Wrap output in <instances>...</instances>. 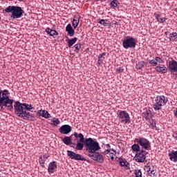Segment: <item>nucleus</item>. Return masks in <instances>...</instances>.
<instances>
[{"label": "nucleus", "instance_id": "obj_1", "mask_svg": "<svg viewBox=\"0 0 177 177\" xmlns=\"http://www.w3.org/2000/svg\"><path fill=\"white\" fill-rule=\"evenodd\" d=\"M73 136L76 139L80 138V142H84V146L86 147V150L88 151V153H95V151H98L100 150V145L99 142L93 140L92 138H84L83 133H79L77 132L73 133Z\"/></svg>", "mask_w": 177, "mask_h": 177}, {"label": "nucleus", "instance_id": "obj_2", "mask_svg": "<svg viewBox=\"0 0 177 177\" xmlns=\"http://www.w3.org/2000/svg\"><path fill=\"white\" fill-rule=\"evenodd\" d=\"M6 13H11V19H21L24 16V10L19 6H9L4 10Z\"/></svg>", "mask_w": 177, "mask_h": 177}, {"label": "nucleus", "instance_id": "obj_3", "mask_svg": "<svg viewBox=\"0 0 177 177\" xmlns=\"http://www.w3.org/2000/svg\"><path fill=\"white\" fill-rule=\"evenodd\" d=\"M168 102V97L164 95H157L153 101L152 109L155 111H158L162 109V106H165Z\"/></svg>", "mask_w": 177, "mask_h": 177}, {"label": "nucleus", "instance_id": "obj_4", "mask_svg": "<svg viewBox=\"0 0 177 177\" xmlns=\"http://www.w3.org/2000/svg\"><path fill=\"white\" fill-rule=\"evenodd\" d=\"M134 142L140 145L142 150H151V143L146 138L140 137L138 138H136Z\"/></svg>", "mask_w": 177, "mask_h": 177}, {"label": "nucleus", "instance_id": "obj_5", "mask_svg": "<svg viewBox=\"0 0 177 177\" xmlns=\"http://www.w3.org/2000/svg\"><path fill=\"white\" fill-rule=\"evenodd\" d=\"M14 109H15V113L18 115V117H20L21 118L24 115L27 113L26 111V107L24 105V103H21L19 101H15L14 104Z\"/></svg>", "mask_w": 177, "mask_h": 177}, {"label": "nucleus", "instance_id": "obj_6", "mask_svg": "<svg viewBox=\"0 0 177 177\" xmlns=\"http://www.w3.org/2000/svg\"><path fill=\"white\" fill-rule=\"evenodd\" d=\"M118 119L122 124H131V116L127 111L120 110L117 113Z\"/></svg>", "mask_w": 177, "mask_h": 177}, {"label": "nucleus", "instance_id": "obj_7", "mask_svg": "<svg viewBox=\"0 0 177 177\" xmlns=\"http://www.w3.org/2000/svg\"><path fill=\"white\" fill-rule=\"evenodd\" d=\"M122 46L124 49H131L136 47V39L132 37H128L122 41Z\"/></svg>", "mask_w": 177, "mask_h": 177}, {"label": "nucleus", "instance_id": "obj_8", "mask_svg": "<svg viewBox=\"0 0 177 177\" xmlns=\"http://www.w3.org/2000/svg\"><path fill=\"white\" fill-rule=\"evenodd\" d=\"M88 157H90L93 161H97V162H103L104 161V158H103V155L100 154L99 152H88Z\"/></svg>", "mask_w": 177, "mask_h": 177}, {"label": "nucleus", "instance_id": "obj_9", "mask_svg": "<svg viewBox=\"0 0 177 177\" xmlns=\"http://www.w3.org/2000/svg\"><path fill=\"white\" fill-rule=\"evenodd\" d=\"M66 153L71 160H76L77 161H86V159L84 158L82 155L75 153V152L73 151L68 150Z\"/></svg>", "mask_w": 177, "mask_h": 177}, {"label": "nucleus", "instance_id": "obj_10", "mask_svg": "<svg viewBox=\"0 0 177 177\" xmlns=\"http://www.w3.org/2000/svg\"><path fill=\"white\" fill-rule=\"evenodd\" d=\"M147 154V152H146V150L141 149L140 151L138 152L134 157L136 162H145V161H146Z\"/></svg>", "mask_w": 177, "mask_h": 177}, {"label": "nucleus", "instance_id": "obj_11", "mask_svg": "<svg viewBox=\"0 0 177 177\" xmlns=\"http://www.w3.org/2000/svg\"><path fill=\"white\" fill-rule=\"evenodd\" d=\"M169 71H170L171 75H177V62L175 59H172L169 62L168 66Z\"/></svg>", "mask_w": 177, "mask_h": 177}, {"label": "nucleus", "instance_id": "obj_12", "mask_svg": "<svg viewBox=\"0 0 177 177\" xmlns=\"http://www.w3.org/2000/svg\"><path fill=\"white\" fill-rule=\"evenodd\" d=\"M59 131L60 133L67 135L68 133H70V132H71L72 128L68 124H64L59 129Z\"/></svg>", "mask_w": 177, "mask_h": 177}, {"label": "nucleus", "instance_id": "obj_13", "mask_svg": "<svg viewBox=\"0 0 177 177\" xmlns=\"http://www.w3.org/2000/svg\"><path fill=\"white\" fill-rule=\"evenodd\" d=\"M9 91L8 90H3L1 93V97H0V102H1V104H3L4 102H6L8 100H10L9 98Z\"/></svg>", "mask_w": 177, "mask_h": 177}, {"label": "nucleus", "instance_id": "obj_14", "mask_svg": "<svg viewBox=\"0 0 177 177\" xmlns=\"http://www.w3.org/2000/svg\"><path fill=\"white\" fill-rule=\"evenodd\" d=\"M56 169H57V162H56V161H53L48 164V174H53Z\"/></svg>", "mask_w": 177, "mask_h": 177}, {"label": "nucleus", "instance_id": "obj_15", "mask_svg": "<svg viewBox=\"0 0 177 177\" xmlns=\"http://www.w3.org/2000/svg\"><path fill=\"white\" fill-rule=\"evenodd\" d=\"M14 100H8L7 101H5L3 102V104H0L1 106H4V107H7L8 110H10V111H12L13 110V102Z\"/></svg>", "mask_w": 177, "mask_h": 177}, {"label": "nucleus", "instance_id": "obj_16", "mask_svg": "<svg viewBox=\"0 0 177 177\" xmlns=\"http://www.w3.org/2000/svg\"><path fill=\"white\" fill-rule=\"evenodd\" d=\"M37 115L39 117H43V118H50L51 117L49 112H48L46 110H39Z\"/></svg>", "mask_w": 177, "mask_h": 177}, {"label": "nucleus", "instance_id": "obj_17", "mask_svg": "<svg viewBox=\"0 0 177 177\" xmlns=\"http://www.w3.org/2000/svg\"><path fill=\"white\" fill-rule=\"evenodd\" d=\"M45 31L50 35V37H53V38H56V37L59 35V32H57V31L53 29H50V28H46Z\"/></svg>", "mask_w": 177, "mask_h": 177}, {"label": "nucleus", "instance_id": "obj_18", "mask_svg": "<svg viewBox=\"0 0 177 177\" xmlns=\"http://www.w3.org/2000/svg\"><path fill=\"white\" fill-rule=\"evenodd\" d=\"M66 31L68 32V35L69 37H74V34L75 33V30L71 26V24H68L66 27Z\"/></svg>", "mask_w": 177, "mask_h": 177}, {"label": "nucleus", "instance_id": "obj_19", "mask_svg": "<svg viewBox=\"0 0 177 177\" xmlns=\"http://www.w3.org/2000/svg\"><path fill=\"white\" fill-rule=\"evenodd\" d=\"M72 136H74V134H72L71 136H66L64 138V139L62 140L63 143H64V145H66V146H68L70 145H75V143L73 142V141H71V138Z\"/></svg>", "mask_w": 177, "mask_h": 177}, {"label": "nucleus", "instance_id": "obj_20", "mask_svg": "<svg viewBox=\"0 0 177 177\" xmlns=\"http://www.w3.org/2000/svg\"><path fill=\"white\" fill-rule=\"evenodd\" d=\"M169 157L170 161L177 162V151H171V153H169Z\"/></svg>", "mask_w": 177, "mask_h": 177}, {"label": "nucleus", "instance_id": "obj_21", "mask_svg": "<svg viewBox=\"0 0 177 177\" xmlns=\"http://www.w3.org/2000/svg\"><path fill=\"white\" fill-rule=\"evenodd\" d=\"M119 162H120V165H121L122 167H124V168H125V169H128V168L129 167V162H128V161H127V160L122 158H119Z\"/></svg>", "mask_w": 177, "mask_h": 177}, {"label": "nucleus", "instance_id": "obj_22", "mask_svg": "<svg viewBox=\"0 0 177 177\" xmlns=\"http://www.w3.org/2000/svg\"><path fill=\"white\" fill-rule=\"evenodd\" d=\"M21 118H24V120H26L27 121H35V117L30 115V113L27 112H26V113L24 114Z\"/></svg>", "mask_w": 177, "mask_h": 177}, {"label": "nucleus", "instance_id": "obj_23", "mask_svg": "<svg viewBox=\"0 0 177 177\" xmlns=\"http://www.w3.org/2000/svg\"><path fill=\"white\" fill-rule=\"evenodd\" d=\"M154 17L158 23H165L167 21V18L161 17V14L156 12L154 13Z\"/></svg>", "mask_w": 177, "mask_h": 177}, {"label": "nucleus", "instance_id": "obj_24", "mask_svg": "<svg viewBox=\"0 0 177 177\" xmlns=\"http://www.w3.org/2000/svg\"><path fill=\"white\" fill-rule=\"evenodd\" d=\"M157 73H161L162 74H167V68L166 66H156L155 68Z\"/></svg>", "mask_w": 177, "mask_h": 177}, {"label": "nucleus", "instance_id": "obj_25", "mask_svg": "<svg viewBox=\"0 0 177 177\" xmlns=\"http://www.w3.org/2000/svg\"><path fill=\"white\" fill-rule=\"evenodd\" d=\"M78 24H80V17H78L77 16H75L73 17V23H72V26H73L74 30H75V28H77V27H78Z\"/></svg>", "mask_w": 177, "mask_h": 177}, {"label": "nucleus", "instance_id": "obj_26", "mask_svg": "<svg viewBox=\"0 0 177 177\" xmlns=\"http://www.w3.org/2000/svg\"><path fill=\"white\" fill-rule=\"evenodd\" d=\"M151 111L149 110V111H146L145 112L142 113V117H144V118H145V120H150V118H151Z\"/></svg>", "mask_w": 177, "mask_h": 177}, {"label": "nucleus", "instance_id": "obj_27", "mask_svg": "<svg viewBox=\"0 0 177 177\" xmlns=\"http://www.w3.org/2000/svg\"><path fill=\"white\" fill-rule=\"evenodd\" d=\"M97 23H99V24H100L101 26H103L104 27H107V26H109V24H110V21H109V20L107 19H98Z\"/></svg>", "mask_w": 177, "mask_h": 177}, {"label": "nucleus", "instance_id": "obj_28", "mask_svg": "<svg viewBox=\"0 0 177 177\" xmlns=\"http://www.w3.org/2000/svg\"><path fill=\"white\" fill-rule=\"evenodd\" d=\"M131 150L135 153H139L140 151V145L138 143L133 145L131 146Z\"/></svg>", "mask_w": 177, "mask_h": 177}, {"label": "nucleus", "instance_id": "obj_29", "mask_svg": "<svg viewBox=\"0 0 177 177\" xmlns=\"http://www.w3.org/2000/svg\"><path fill=\"white\" fill-rule=\"evenodd\" d=\"M77 41H78V38H77V37H74L73 39H68V48H71V46H73V45H74V44H75L77 42Z\"/></svg>", "mask_w": 177, "mask_h": 177}, {"label": "nucleus", "instance_id": "obj_30", "mask_svg": "<svg viewBox=\"0 0 177 177\" xmlns=\"http://www.w3.org/2000/svg\"><path fill=\"white\" fill-rule=\"evenodd\" d=\"M169 41L172 42H177V33L171 32L169 34Z\"/></svg>", "mask_w": 177, "mask_h": 177}, {"label": "nucleus", "instance_id": "obj_31", "mask_svg": "<svg viewBox=\"0 0 177 177\" xmlns=\"http://www.w3.org/2000/svg\"><path fill=\"white\" fill-rule=\"evenodd\" d=\"M84 145H85L84 142L77 141V143L76 144V150H82L84 149Z\"/></svg>", "mask_w": 177, "mask_h": 177}, {"label": "nucleus", "instance_id": "obj_32", "mask_svg": "<svg viewBox=\"0 0 177 177\" xmlns=\"http://www.w3.org/2000/svg\"><path fill=\"white\" fill-rule=\"evenodd\" d=\"M25 105V111H32L34 110V107L31 104H28L27 103H24Z\"/></svg>", "mask_w": 177, "mask_h": 177}, {"label": "nucleus", "instance_id": "obj_33", "mask_svg": "<svg viewBox=\"0 0 177 177\" xmlns=\"http://www.w3.org/2000/svg\"><path fill=\"white\" fill-rule=\"evenodd\" d=\"M149 176L154 177L156 176V170L151 169V167H149V169L147 171Z\"/></svg>", "mask_w": 177, "mask_h": 177}, {"label": "nucleus", "instance_id": "obj_34", "mask_svg": "<svg viewBox=\"0 0 177 177\" xmlns=\"http://www.w3.org/2000/svg\"><path fill=\"white\" fill-rule=\"evenodd\" d=\"M111 7L113 8V9H115L118 5H120V3H118V0H113L110 3Z\"/></svg>", "mask_w": 177, "mask_h": 177}, {"label": "nucleus", "instance_id": "obj_35", "mask_svg": "<svg viewBox=\"0 0 177 177\" xmlns=\"http://www.w3.org/2000/svg\"><path fill=\"white\" fill-rule=\"evenodd\" d=\"M145 66V62L143 61L138 62L136 64V68L137 70H142V68H143V67Z\"/></svg>", "mask_w": 177, "mask_h": 177}, {"label": "nucleus", "instance_id": "obj_36", "mask_svg": "<svg viewBox=\"0 0 177 177\" xmlns=\"http://www.w3.org/2000/svg\"><path fill=\"white\" fill-rule=\"evenodd\" d=\"M52 121H53L52 125H53L54 127H57V125L60 124V120H59V118H53Z\"/></svg>", "mask_w": 177, "mask_h": 177}, {"label": "nucleus", "instance_id": "obj_37", "mask_svg": "<svg viewBox=\"0 0 177 177\" xmlns=\"http://www.w3.org/2000/svg\"><path fill=\"white\" fill-rule=\"evenodd\" d=\"M104 56H106V53H102L98 55L99 62H103V60H104V59H106V57Z\"/></svg>", "mask_w": 177, "mask_h": 177}, {"label": "nucleus", "instance_id": "obj_38", "mask_svg": "<svg viewBox=\"0 0 177 177\" xmlns=\"http://www.w3.org/2000/svg\"><path fill=\"white\" fill-rule=\"evenodd\" d=\"M133 172H134V174L136 175V177H142L141 169H135Z\"/></svg>", "mask_w": 177, "mask_h": 177}, {"label": "nucleus", "instance_id": "obj_39", "mask_svg": "<svg viewBox=\"0 0 177 177\" xmlns=\"http://www.w3.org/2000/svg\"><path fill=\"white\" fill-rule=\"evenodd\" d=\"M73 48H75V52H76V53H78V52H80V50L81 49V44H75Z\"/></svg>", "mask_w": 177, "mask_h": 177}, {"label": "nucleus", "instance_id": "obj_40", "mask_svg": "<svg viewBox=\"0 0 177 177\" xmlns=\"http://www.w3.org/2000/svg\"><path fill=\"white\" fill-rule=\"evenodd\" d=\"M148 63H149V64H151V66H157V62L155 59H147Z\"/></svg>", "mask_w": 177, "mask_h": 177}, {"label": "nucleus", "instance_id": "obj_41", "mask_svg": "<svg viewBox=\"0 0 177 177\" xmlns=\"http://www.w3.org/2000/svg\"><path fill=\"white\" fill-rule=\"evenodd\" d=\"M112 151H113V153H109V157L112 160V161L114 160V156L117 154V151L114 150V149H111Z\"/></svg>", "mask_w": 177, "mask_h": 177}, {"label": "nucleus", "instance_id": "obj_42", "mask_svg": "<svg viewBox=\"0 0 177 177\" xmlns=\"http://www.w3.org/2000/svg\"><path fill=\"white\" fill-rule=\"evenodd\" d=\"M150 128H151V129H157V126H156V121H153L151 123H150Z\"/></svg>", "mask_w": 177, "mask_h": 177}, {"label": "nucleus", "instance_id": "obj_43", "mask_svg": "<svg viewBox=\"0 0 177 177\" xmlns=\"http://www.w3.org/2000/svg\"><path fill=\"white\" fill-rule=\"evenodd\" d=\"M155 60L156 61L157 64H158V63H162V59H161V57H156Z\"/></svg>", "mask_w": 177, "mask_h": 177}, {"label": "nucleus", "instance_id": "obj_44", "mask_svg": "<svg viewBox=\"0 0 177 177\" xmlns=\"http://www.w3.org/2000/svg\"><path fill=\"white\" fill-rule=\"evenodd\" d=\"M39 159H40L39 161V164H45V159L42 158V156H39Z\"/></svg>", "mask_w": 177, "mask_h": 177}, {"label": "nucleus", "instance_id": "obj_45", "mask_svg": "<svg viewBox=\"0 0 177 177\" xmlns=\"http://www.w3.org/2000/svg\"><path fill=\"white\" fill-rule=\"evenodd\" d=\"M172 136L174 139L177 140V131L174 132Z\"/></svg>", "mask_w": 177, "mask_h": 177}, {"label": "nucleus", "instance_id": "obj_46", "mask_svg": "<svg viewBox=\"0 0 177 177\" xmlns=\"http://www.w3.org/2000/svg\"><path fill=\"white\" fill-rule=\"evenodd\" d=\"M117 73H123L124 72V69L119 68L116 70Z\"/></svg>", "mask_w": 177, "mask_h": 177}, {"label": "nucleus", "instance_id": "obj_47", "mask_svg": "<svg viewBox=\"0 0 177 177\" xmlns=\"http://www.w3.org/2000/svg\"><path fill=\"white\" fill-rule=\"evenodd\" d=\"M175 117L177 118V108H175L173 111Z\"/></svg>", "mask_w": 177, "mask_h": 177}, {"label": "nucleus", "instance_id": "obj_48", "mask_svg": "<svg viewBox=\"0 0 177 177\" xmlns=\"http://www.w3.org/2000/svg\"><path fill=\"white\" fill-rule=\"evenodd\" d=\"M102 63H103L102 61H99V59L97 60V67H99V66H100L102 64Z\"/></svg>", "mask_w": 177, "mask_h": 177}, {"label": "nucleus", "instance_id": "obj_49", "mask_svg": "<svg viewBox=\"0 0 177 177\" xmlns=\"http://www.w3.org/2000/svg\"><path fill=\"white\" fill-rule=\"evenodd\" d=\"M109 153H110V149H106L103 152L104 154H109Z\"/></svg>", "mask_w": 177, "mask_h": 177}, {"label": "nucleus", "instance_id": "obj_50", "mask_svg": "<svg viewBox=\"0 0 177 177\" xmlns=\"http://www.w3.org/2000/svg\"><path fill=\"white\" fill-rule=\"evenodd\" d=\"M106 149H108V150H111V146H110V144L106 145Z\"/></svg>", "mask_w": 177, "mask_h": 177}, {"label": "nucleus", "instance_id": "obj_51", "mask_svg": "<svg viewBox=\"0 0 177 177\" xmlns=\"http://www.w3.org/2000/svg\"><path fill=\"white\" fill-rule=\"evenodd\" d=\"M43 157H44V158H49V155L44 154V155L43 156Z\"/></svg>", "mask_w": 177, "mask_h": 177}, {"label": "nucleus", "instance_id": "obj_52", "mask_svg": "<svg viewBox=\"0 0 177 177\" xmlns=\"http://www.w3.org/2000/svg\"><path fill=\"white\" fill-rule=\"evenodd\" d=\"M41 168H45V163H40Z\"/></svg>", "mask_w": 177, "mask_h": 177}, {"label": "nucleus", "instance_id": "obj_53", "mask_svg": "<svg viewBox=\"0 0 177 177\" xmlns=\"http://www.w3.org/2000/svg\"><path fill=\"white\" fill-rule=\"evenodd\" d=\"M3 106H3V105L0 106L1 109V110H3Z\"/></svg>", "mask_w": 177, "mask_h": 177}, {"label": "nucleus", "instance_id": "obj_54", "mask_svg": "<svg viewBox=\"0 0 177 177\" xmlns=\"http://www.w3.org/2000/svg\"><path fill=\"white\" fill-rule=\"evenodd\" d=\"M165 35H168V32H165Z\"/></svg>", "mask_w": 177, "mask_h": 177}, {"label": "nucleus", "instance_id": "obj_55", "mask_svg": "<svg viewBox=\"0 0 177 177\" xmlns=\"http://www.w3.org/2000/svg\"><path fill=\"white\" fill-rule=\"evenodd\" d=\"M17 1H19V2H23V1L24 0H17Z\"/></svg>", "mask_w": 177, "mask_h": 177}]
</instances>
